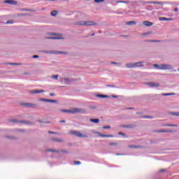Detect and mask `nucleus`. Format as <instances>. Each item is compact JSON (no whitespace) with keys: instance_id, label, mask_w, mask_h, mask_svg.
<instances>
[{"instance_id":"nucleus-1","label":"nucleus","mask_w":179,"mask_h":179,"mask_svg":"<svg viewBox=\"0 0 179 179\" xmlns=\"http://www.w3.org/2000/svg\"><path fill=\"white\" fill-rule=\"evenodd\" d=\"M62 113H69L71 114H76V113H80L84 114V113H86V110L82 108H74L73 110H62Z\"/></svg>"},{"instance_id":"nucleus-2","label":"nucleus","mask_w":179,"mask_h":179,"mask_svg":"<svg viewBox=\"0 0 179 179\" xmlns=\"http://www.w3.org/2000/svg\"><path fill=\"white\" fill-rule=\"evenodd\" d=\"M155 68L157 69H163L164 71L168 69H173V67L169 64H154Z\"/></svg>"},{"instance_id":"nucleus-3","label":"nucleus","mask_w":179,"mask_h":179,"mask_svg":"<svg viewBox=\"0 0 179 179\" xmlns=\"http://www.w3.org/2000/svg\"><path fill=\"white\" fill-rule=\"evenodd\" d=\"M78 26H94L96 23L92 21H80L76 22Z\"/></svg>"},{"instance_id":"nucleus-4","label":"nucleus","mask_w":179,"mask_h":179,"mask_svg":"<svg viewBox=\"0 0 179 179\" xmlns=\"http://www.w3.org/2000/svg\"><path fill=\"white\" fill-rule=\"evenodd\" d=\"M70 134H71V135H75L76 136H78V138H87V135L83 134L80 132L76 131H70Z\"/></svg>"},{"instance_id":"nucleus-5","label":"nucleus","mask_w":179,"mask_h":179,"mask_svg":"<svg viewBox=\"0 0 179 179\" xmlns=\"http://www.w3.org/2000/svg\"><path fill=\"white\" fill-rule=\"evenodd\" d=\"M11 121H12V122H15V124H19V122H20V124H33L32 122H30L27 120H20V121H19L17 120H13Z\"/></svg>"},{"instance_id":"nucleus-6","label":"nucleus","mask_w":179,"mask_h":179,"mask_svg":"<svg viewBox=\"0 0 179 179\" xmlns=\"http://www.w3.org/2000/svg\"><path fill=\"white\" fill-rule=\"evenodd\" d=\"M153 132H156L157 134H173V132H176L174 130H154Z\"/></svg>"},{"instance_id":"nucleus-7","label":"nucleus","mask_w":179,"mask_h":179,"mask_svg":"<svg viewBox=\"0 0 179 179\" xmlns=\"http://www.w3.org/2000/svg\"><path fill=\"white\" fill-rule=\"evenodd\" d=\"M145 85L150 87H159V86H160L159 83H146Z\"/></svg>"},{"instance_id":"nucleus-8","label":"nucleus","mask_w":179,"mask_h":179,"mask_svg":"<svg viewBox=\"0 0 179 179\" xmlns=\"http://www.w3.org/2000/svg\"><path fill=\"white\" fill-rule=\"evenodd\" d=\"M138 64H142V63H128L126 64L127 68L132 69V68H136L138 66Z\"/></svg>"},{"instance_id":"nucleus-9","label":"nucleus","mask_w":179,"mask_h":179,"mask_svg":"<svg viewBox=\"0 0 179 179\" xmlns=\"http://www.w3.org/2000/svg\"><path fill=\"white\" fill-rule=\"evenodd\" d=\"M45 92L44 90H34L29 92L31 94H38V93H44Z\"/></svg>"},{"instance_id":"nucleus-10","label":"nucleus","mask_w":179,"mask_h":179,"mask_svg":"<svg viewBox=\"0 0 179 179\" xmlns=\"http://www.w3.org/2000/svg\"><path fill=\"white\" fill-rule=\"evenodd\" d=\"M4 3H10V5H17V1L13 0H6Z\"/></svg>"},{"instance_id":"nucleus-11","label":"nucleus","mask_w":179,"mask_h":179,"mask_svg":"<svg viewBox=\"0 0 179 179\" xmlns=\"http://www.w3.org/2000/svg\"><path fill=\"white\" fill-rule=\"evenodd\" d=\"M23 106H25V107H30L31 108H36V107H37V105L34 103H23Z\"/></svg>"},{"instance_id":"nucleus-12","label":"nucleus","mask_w":179,"mask_h":179,"mask_svg":"<svg viewBox=\"0 0 179 179\" xmlns=\"http://www.w3.org/2000/svg\"><path fill=\"white\" fill-rule=\"evenodd\" d=\"M41 101H46L47 103H57V100H54V99H40Z\"/></svg>"},{"instance_id":"nucleus-13","label":"nucleus","mask_w":179,"mask_h":179,"mask_svg":"<svg viewBox=\"0 0 179 179\" xmlns=\"http://www.w3.org/2000/svg\"><path fill=\"white\" fill-rule=\"evenodd\" d=\"M48 38H50V40H59L62 38V36L59 34L56 35L55 37H48Z\"/></svg>"},{"instance_id":"nucleus-14","label":"nucleus","mask_w":179,"mask_h":179,"mask_svg":"<svg viewBox=\"0 0 179 179\" xmlns=\"http://www.w3.org/2000/svg\"><path fill=\"white\" fill-rule=\"evenodd\" d=\"M99 136H101V138H114L113 135H106V134H101L100 133H98Z\"/></svg>"},{"instance_id":"nucleus-15","label":"nucleus","mask_w":179,"mask_h":179,"mask_svg":"<svg viewBox=\"0 0 179 179\" xmlns=\"http://www.w3.org/2000/svg\"><path fill=\"white\" fill-rule=\"evenodd\" d=\"M143 23L144 26H146L147 27H150V26H153V23L149 21H144Z\"/></svg>"},{"instance_id":"nucleus-16","label":"nucleus","mask_w":179,"mask_h":179,"mask_svg":"<svg viewBox=\"0 0 179 179\" xmlns=\"http://www.w3.org/2000/svg\"><path fill=\"white\" fill-rule=\"evenodd\" d=\"M159 20H161V22L170 21V20H173V18L159 17Z\"/></svg>"},{"instance_id":"nucleus-17","label":"nucleus","mask_w":179,"mask_h":179,"mask_svg":"<svg viewBox=\"0 0 179 179\" xmlns=\"http://www.w3.org/2000/svg\"><path fill=\"white\" fill-rule=\"evenodd\" d=\"M90 121L94 124H99V122H100V120L99 119H90Z\"/></svg>"},{"instance_id":"nucleus-18","label":"nucleus","mask_w":179,"mask_h":179,"mask_svg":"<svg viewBox=\"0 0 179 179\" xmlns=\"http://www.w3.org/2000/svg\"><path fill=\"white\" fill-rule=\"evenodd\" d=\"M140 63V64H139ZM136 62L135 64H137V66L138 68H142L143 67V62Z\"/></svg>"},{"instance_id":"nucleus-19","label":"nucleus","mask_w":179,"mask_h":179,"mask_svg":"<svg viewBox=\"0 0 179 179\" xmlns=\"http://www.w3.org/2000/svg\"><path fill=\"white\" fill-rule=\"evenodd\" d=\"M96 97H100L101 99H107L108 97V95H103V94H97Z\"/></svg>"},{"instance_id":"nucleus-20","label":"nucleus","mask_w":179,"mask_h":179,"mask_svg":"<svg viewBox=\"0 0 179 179\" xmlns=\"http://www.w3.org/2000/svg\"><path fill=\"white\" fill-rule=\"evenodd\" d=\"M51 16H57L58 15V11L57 10H53L50 13Z\"/></svg>"},{"instance_id":"nucleus-21","label":"nucleus","mask_w":179,"mask_h":179,"mask_svg":"<svg viewBox=\"0 0 179 179\" xmlns=\"http://www.w3.org/2000/svg\"><path fill=\"white\" fill-rule=\"evenodd\" d=\"M127 24L131 25V24H136V22L134 21H129L127 22Z\"/></svg>"},{"instance_id":"nucleus-22","label":"nucleus","mask_w":179,"mask_h":179,"mask_svg":"<svg viewBox=\"0 0 179 179\" xmlns=\"http://www.w3.org/2000/svg\"><path fill=\"white\" fill-rule=\"evenodd\" d=\"M164 127H178V125H177V124H164Z\"/></svg>"},{"instance_id":"nucleus-23","label":"nucleus","mask_w":179,"mask_h":179,"mask_svg":"<svg viewBox=\"0 0 179 179\" xmlns=\"http://www.w3.org/2000/svg\"><path fill=\"white\" fill-rule=\"evenodd\" d=\"M123 128H134V125L129 124V125H123L122 126Z\"/></svg>"},{"instance_id":"nucleus-24","label":"nucleus","mask_w":179,"mask_h":179,"mask_svg":"<svg viewBox=\"0 0 179 179\" xmlns=\"http://www.w3.org/2000/svg\"><path fill=\"white\" fill-rule=\"evenodd\" d=\"M53 142H64V140L58 139V138H53Z\"/></svg>"},{"instance_id":"nucleus-25","label":"nucleus","mask_w":179,"mask_h":179,"mask_svg":"<svg viewBox=\"0 0 179 179\" xmlns=\"http://www.w3.org/2000/svg\"><path fill=\"white\" fill-rule=\"evenodd\" d=\"M46 152H54L55 153L59 152V151H58V150H51V149L47 150Z\"/></svg>"},{"instance_id":"nucleus-26","label":"nucleus","mask_w":179,"mask_h":179,"mask_svg":"<svg viewBox=\"0 0 179 179\" xmlns=\"http://www.w3.org/2000/svg\"><path fill=\"white\" fill-rule=\"evenodd\" d=\"M52 54H66V52L57 51V52H52Z\"/></svg>"},{"instance_id":"nucleus-27","label":"nucleus","mask_w":179,"mask_h":179,"mask_svg":"<svg viewBox=\"0 0 179 179\" xmlns=\"http://www.w3.org/2000/svg\"><path fill=\"white\" fill-rule=\"evenodd\" d=\"M174 94L173 93H166V94H162V96H173Z\"/></svg>"},{"instance_id":"nucleus-28","label":"nucleus","mask_w":179,"mask_h":179,"mask_svg":"<svg viewBox=\"0 0 179 179\" xmlns=\"http://www.w3.org/2000/svg\"><path fill=\"white\" fill-rule=\"evenodd\" d=\"M105 0H94V2H96V3H100L101 2H104Z\"/></svg>"},{"instance_id":"nucleus-29","label":"nucleus","mask_w":179,"mask_h":179,"mask_svg":"<svg viewBox=\"0 0 179 179\" xmlns=\"http://www.w3.org/2000/svg\"><path fill=\"white\" fill-rule=\"evenodd\" d=\"M102 128H103V129H110L111 128V127L110 126H104Z\"/></svg>"},{"instance_id":"nucleus-30","label":"nucleus","mask_w":179,"mask_h":179,"mask_svg":"<svg viewBox=\"0 0 179 179\" xmlns=\"http://www.w3.org/2000/svg\"><path fill=\"white\" fill-rule=\"evenodd\" d=\"M58 75L52 76V79H55V80H57V79H58Z\"/></svg>"},{"instance_id":"nucleus-31","label":"nucleus","mask_w":179,"mask_h":179,"mask_svg":"<svg viewBox=\"0 0 179 179\" xmlns=\"http://www.w3.org/2000/svg\"><path fill=\"white\" fill-rule=\"evenodd\" d=\"M109 145L110 146H117V143H110Z\"/></svg>"},{"instance_id":"nucleus-32","label":"nucleus","mask_w":179,"mask_h":179,"mask_svg":"<svg viewBox=\"0 0 179 179\" xmlns=\"http://www.w3.org/2000/svg\"><path fill=\"white\" fill-rule=\"evenodd\" d=\"M12 23H13V20H9L6 22V24H12Z\"/></svg>"},{"instance_id":"nucleus-33","label":"nucleus","mask_w":179,"mask_h":179,"mask_svg":"<svg viewBox=\"0 0 179 179\" xmlns=\"http://www.w3.org/2000/svg\"><path fill=\"white\" fill-rule=\"evenodd\" d=\"M172 115H175V117H179V113H173Z\"/></svg>"},{"instance_id":"nucleus-34","label":"nucleus","mask_w":179,"mask_h":179,"mask_svg":"<svg viewBox=\"0 0 179 179\" xmlns=\"http://www.w3.org/2000/svg\"><path fill=\"white\" fill-rule=\"evenodd\" d=\"M129 148H138V146H136V145H129Z\"/></svg>"},{"instance_id":"nucleus-35","label":"nucleus","mask_w":179,"mask_h":179,"mask_svg":"<svg viewBox=\"0 0 179 179\" xmlns=\"http://www.w3.org/2000/svg\"><path fill=\"white\" fill-rule=\"evenodd\" d=\"M111 64H113L114 65H120V63L115 62H113Z\"/></svg>"},{"instance_id":"nucleus-36","label":"nucleus","mask_w":179,"mask_h":179,"mask_svg":"<svg viewBox=\"0 0 179 179\" xmlns=\"http://www.w3.org/2000/svg\"><path fill=\"white\" fill-rule=\"evenodd\" d=\"M74 164H80V162L76 161V162H74Z\"/></svg>"},{"instance_id":"nucleus-37","label":"nucleus","mask_w":179,"mask_h":179,"mask_svg":"<svg viewBox=\"0 0 179 179\" xmlns=\"http://www.w3.org/2000/svg\"><path fill=\"white\" fill-rule=\"evenodd\" d=\"M152 3H155L156 5H160V3L157 2V1H154V2H152Z\"/></svg>"},{"instance_id":"nucleus-38","label":"nucleus","mask_w":179,"mask_h":179,"mask_svg":"<svg viewBox=\"0 0 179 179\" xmlns=\"http://www.w3.org/2000/svg\"><path fill=\"white\" fill-rule=\"evenodd\" d=\"M117 3H127V2L122 1H117Z\"/></svg>"},{"instance_id":"nucleus-39","label":"nucleus","mask_w":179,"mask_h":179,"mask_svg":"<svg viewBox=\"0 0 179 179\" xmlns=\"http://www.w3.org/2000/svg\"><path fill=\"white\" fill-rule=\"evenodd\" d=\"M118 135H122L123 136H125V134H124V133H122V132H119V133H118Z\"/></svg>"},{"instance_id":"nucleus-40","label":"nucleus","mask_w":179,"mask_h":179,"mask_svg":"<svg viewBox=\"0 0 179 179\" xmlns=\"http://www.w3.org/2000/svg\"><path fill=\"white\" fill-rule=\"evenodd\" d=\"M40 57L38 55H34L33 58H39Z\"/></svg>"},{"instance_id":"nucleus-41","label":"nucleus","mask_w":179,"mask_h":179,"mask_svg":"<svg viewBox=\"0 0 179 179\" xmlns=\"http://www.w3.org/2000/svg\"><path fill=\"white\" fill-rule=\"evenodd\" d=\"M50 96H55V93H50Z\"/></svg>"},{"instance_id":"nucleus-42","label":"nucleus","mask_w":179,"mask_h":179,"mask_svg":"<svg viewBox=\"0 0 179 179\" xmlns=\"http://www.w3.org/2000/svg\"><path fill=\"white\" fill-rule=\"evenodd\" d=\"M62 153H68V151L64 150H62Z\"/></svg>"},{"instance_id":"nucleus-43","label":"nucleus","mask_w":179,"mask_h":179,"mask_svg":"<svg viewBox=\"0 0 179 179\" xmlns=\"http://www.w3.org/2000/svg\"><path fill=\"white\" fill-rule=\"evenodd\" d=\"M174 12H178V8H176L174 9Z\"/></svg>"},{"instance_id":"nucleus-44","label":"nucleus","mask_w":179,"mask_h":179,"mask_svg":"<svg viewBox=\"0 0 179 179\" xmlns=\"http://www.w3.org/2000/svg\"><path fill=\"white\" fill-rule=\"evenodd\" d=\"M49 134H56L57 133L54 132V131H49Z\"/></svg>"},{"instance_id":"nucleus-45","label":"nucleus","mask_w":179,"mask_h":179,"mask_svg":"<svg viewBox=\"0 0 179 179\" xmlns=\"http://www.w3.org/2000/svg\"><path fill=\"white\" fill-rule=\"evenodd\" d=\"M144 118H152V117H150V116H144Z\"/></svg>"},{"instance_id":"nucleus-46","label":"nucleus","mask_w":179,"mask_h":179,"mask_svg":"<svg viewBox=\"0 0 179 179\" xmlns=\"http://www.w3.org/2000/svg\"><path fill=\"white\" fill-rule=\"evenodd\" d=\"M107 86H108V87H114L113 85H107Z\"/></svg>"},{"instance_id":"nucleus-47","label":"nucleus","mask_w":179,"mask_h":179,"mask_svg":"<svg viewBox=\"0 0 179 179\" xmlns=\"http://www.w3.org/2000/svg\"><path fill=\"white\" fill-rule=\"evenodd\" d=\"M164 171H165V170H164V169H162V170H160V172H161V173H164Z\"/></svg>"},{"instance_id":"nucleus-48","label":"nucleus","mask_w":179,"mask_h":179,"mask_svg":"<svg viewBox=\"0 0 179 179\" xmlns=\"http://www.w3.org/2000/svg\"><path fill=\"white\" fill-rule=\"evenodd\" d=\"M153 43H159V41H152Z\"/></svg>"},{"instance_id":"nucleus-49","label":"nucleus","mask_w":179,"mask_h":179,"mask_svg":"<svg viewBox=\"0 0 179 179\" xmlns=\"http://www.w3.org/2000/svg\"><path fill=\"white\" fill-rule=\"evenodd\" d=\"M116 156H122L121 154H116Z\"/></svg>"},{"instance_id":"nucleus-50","label":"nucleus","mask_w":179,"mask_h":179,"mask_svg":"<svg viewBox=\"0 0 179 179\" xmlns=\"http://www.w3.org/2000/svg\"><path fill=\"white\" fill-rule=\"evenodd\" d=\"M11 65H17V64L13 63V64H11Z\"/></svg>"},{"instance_id":"nucleus-51","label":"nucleus","mask_w":179,"mask_h":179,"mask_svg":"<svg viewBox=\"0 0 179 179\" xmlns=\"http://www.w3.org/2000/svg\"><path fill=\"white\" fill-rule=\"evenodd\" d=\"M127 110H132V108H127Z\"/></svg>"},{"instance_id":"nucleus-52","label":"nucleus","mask_w":179,"mask_h":179,"mask_svg":"<svg viewBox=\"0 0 179 179\" xmlns=\"http://www.w3.org/2000/svg\"><path fill=\"white\" fill-rule=\"evenodd\" d=\"M60 122H65V120H61Z\"/></svg>"},{"instance_id":"nucleus-53","label":"nucleus","mask_w":179,"mask_h":179,"mask_svg":"<svg viewBox=\"0 0 179 179\" xmlns=\"http://www.w3.org/2000/svg\"><path fill=\"white\" fill-rule=\"evenodd\" d=\"M64 80L66 81V80H69V79L68 78H65Z\"/></svg>"},{"instance_id":"nucleus-54","label":"nucleus","mask_w":179,"mask_h":179,"mask_svg":"<svg viewBox=\"0 0 179 179\" xmlns=\"http://www.w3.org/2000/svg\"><path fill=\"white\" fill-rule=\"evenodd\" d=\"M92 36H94V34H92Z\"/></svg>"},{"instance_id":"nucleus-55","label":"nucleus","mask_w":179,"mask_h":179,"mask_svg":"<svg viewBox=\"0 0 179 179\" xmlns=\"http://www.w3.org/2000/svg\"><path fill=\"white\" fill-rule=\"evenodd\" d=\"M51 1H56V0H51Z\"/></svg>"}]
</instances>
